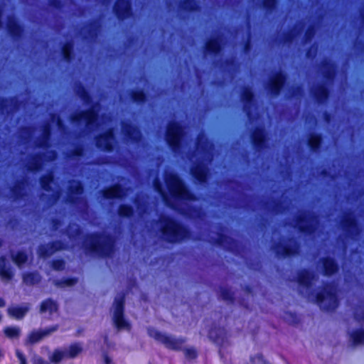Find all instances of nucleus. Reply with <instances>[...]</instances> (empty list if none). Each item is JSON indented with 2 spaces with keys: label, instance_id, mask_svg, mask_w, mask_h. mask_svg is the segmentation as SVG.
<instances>
[{
  "label": "nucleus",
  "instance_id": "f257e3e1",
  "mask_svg": "<svg viewBox=\"0 0 364 364\" xmlns=\"http://www.w3.org/2000/svg\"><path fill=\"white\" fill-rule=\"evenodd\" d=\"M159 223L161 237L166 243L179 244L191 239L192 236L190 228L172 215H161Z\"/></svg>",
  "mask_w": 364,
  "mask_h": 364
},
{
  "label": "nucleus",
  "instance_id": "f03ea898",
  "mask_svg": "<svg viewBox=\"0 0 364 364\" xmlns=\"http://www.w3.org/2000/svg\"><path fill=\"white\" fill-rule=\"evenodd\" d=\"M89 242H83L86 252L107 259L112 257L115 252V237L109 232H92L87 235Z\"/></svg>",
  "mask_w": 364,
  "mask_h": 364
},
{
  "label": "nucleus",
  "instance_id": "7ed1b4c3",
  "mask_svg": "<svg viewBox=\"0 0 364 364\" xmlns=\"http://www.w3.org/2000/svg\"><path fill=\"white\" fill-rule=\"evenodd\" d=\"M164 182L171 198L178 202H196L198 196L193 192L176 173L170 172L164 176Z\"/></svg>",
  "mask_w": 364,
  "mask_h": 364
},
{
  "label": "nucleus",
  "instance_id": "20e7f679",
  "mask_svg": "<svg viewBox=\"0 0 364 364\" xmlns=\"http://www.w3.org/2000/svg\"><path fill=\"white\" fill-rule=\"evenodd\" d=\"M315 303L324 311L333 312L339 305L336 287L333 282H326L314 294Z\"/></svg>",
  "mask_w": 364,
  "mask_h": 364
},
{
  "label": "nucleus",
  "instance_id": "39448f33",
  "mask_svg": "<svg viewBox=\"0 0 364 364\" xmlns=\"http://www.w3.org/2000/svg\"><path fill=\"white\" fill-rule=\"evenodd\" d=\"M184 136V127L180 122L171 120L167 123L164 139L173 153L178 154L181 151L183 146Z\"/></svg>",
  "mask_w": 364,
  "mask_h": 364
},
{
  "label": "nucleus",
  "instance_id": "423d86ee",
  "mask_svg": "<svg viewBox=\"0 0 364 364\" xmlns=\"http://www.w3.org/2000/svg\"><path fill=\"white\" fill-rule=\"evenodd\" d=\"M113 322L117 330H131L130 323L124 317L125 294L121 293L114 300Z\"/></svg>",
  "mask_w": 364,
  "mask_h": 364
},
{
  "label": "nucleus",
  "instance_id": "0eeeda50",
  "mask_svg": "<svg viewBox=\"0 0 364 364\" xmlns=\"http://www.w3.org/2000/svg\"><path fill=\"white\" fill-rule=\"evenodd\" d=\"M287 243L275 242L272 250L277 258H290L299 255L300 245L294 237H289Z\"/></svg>",
  "mask_w": 364,
  "mask_h": 364
},
{
  "label": "nucleus",
  "instance_id": "6e6552de",
  "mask_svg": "<svg viewBox=\"0 0 364 364\" xmlns=\"http://www.w3.org/2000/svg\"><path fill=\"white\" fill-rule=\"evenodd\" d=\"M149 335L153 337L156 341L164 344L166 348L175 351L182 350L183 346L186 342V338H176L155 329L149 330Z\"/></svg>",
  "mask_w": 364,
  "mask_h": 364
},
{
  "label": "nucleus",
  "instance_id": "1a4fd4ad",
  "mask_svg": "<svg viewBox=\"0 0 364 364\" xmlns=\"http://www.w3.org/2000/svg\"><path fill=\"white\" fill-rule=\"evenodd\" d=\"M317 218L315 213H311L309 210H304L301 214L296 217L295 221L298 231L304 235H311L317 228L312 223Z\"/></svg>",
  "mask_w": 364,
  "mask_h": 364
},
{
  "label": "nucleus",
  "instance_id": "9d476101",
  "mask_svg": "<svg viewBox=\"0 0 364 364\" xmlns=\"http://www.w3.org/2000/svg\"><path fill=\"white\" fill-rule=\"evenodd\" d=\"M342 230L347 237L353 239L360 232L358 220L353 211H348L341 221Z\"/></svg>",
  "mask_w": 364,
  "mask_h": 364
},
{
  "label": "nucleus",
  "instance_id": "9b49d317",
  "mask_svg": "<svg viewBox=\"0 0 364 364\" xmlns=\"http://www.w3.org/2000/svg\"><path fill=\"white\" fill-rule=\"evenodd\" d=\"M95 146L102 151L112 152L115 146V133L113 127H109L95 137Z\"/></svg>",
  "mask_w": 364,
  "mask_h": 364
},
{
  "label": "nucleus",
  "instance_id": "f8f14e48",
  "mask_svg": "<svg viewBox=\"0 0 364 364\" xmlns=\"http://www.w3.org/2000/svg\"><path fill=\"white\" fill-rule=\"evenodd\" d=\"M98 119V113L94 107L87 109L81 110L71 116L70 120L73 123L80 124L82 122L85 123L87 129L94 127Z\"/></svg>",
  "mask_w": 364,
  "mask_h": 364
},
{
  "label": "nucleus",
  "instance_id": "ddd939ff",
  "mask_svg": "<svg viewBox=\"0 0 364 364\" xmlns=\"http://www.w3.org/2000/svg\"><path fill=\"white\" fill-rule=\"evenodd\" d=\"M250 141L254 149L262 152L267 147L268 134L262 125L256 126L250 133Z\"/></svg>",
  "mask_w": 364,
  "mask_h": 364
},
{
  "label": "nucleus",
  "instance_id": "4468645a",
  "mask_svg": "<svg viewBox=\"0 0 364 364\" xmlns=\"http://www.w3.org/2000/svg\"><path fill=\"white\" fill-rule=\"evenodd\" d=\"M287 80V74L282 71H276L269 79L267 89L273 97H278L284 90Z\"/></svg>",
  "mask_w": 364,
  "mask_h": 364
},
{
  "label": "nucleus",
  "instance_id": "2eb2a0df",
  "mask_svg": "<svg viewBox=\"0 0 364 364\" xmlns=\"http://www.w3.org/2000/svg\"><path fill=\"white\" fill-rule=\"evenodd\" d=\"M112 11L115 17L121 21L134 16L132 0H116Z\"/></svg>",
  "mask_w": 364,
  "mask_h": 364
},
{
  "label": "nucleus",
  "instance_id": "dca6fc26",
  "mask_svg": "<svg viewBox=\"0 0 364 364\" xmlns=\"http://www.w3.org/2000/svg\"><path fill=\"white\" fill-rule=\"evenodd\" d=\"M208 338L218 346L219 353H222L223 347L228 343V332L225 327L213 323L208 333Z\"/></svg>",
  "mask_w": 364,
  "mask_h": 364
},
{
  "label": "nucleus",
  "instance_id": "f3484780",
  "mask_svg": "<svg viewBox=\"0 0 364 364\" xmlns=\"http://www.w3.org/2000/svg\"><path fill=\"white\" fill-rule=\"evenodd\" d=\"M122 132L125 139L133 144H138L142 139L140 129L131 122L123 121L121 123Z\"/></svg>",
  "mask_w": 364,
  "mask_h": 364
},
{
  "label": "nucleus",
  "instance_id": "a211bd4d",
  "mask_svg": "<svg viewBox=\"0 0 364 364\" xmlns=\"http://www.w3.org/2000/svg\"><path fill=\"white\" fill-rule=\"evenodd\" d=\"M190 174L196 183L203 186L208 183L209 169L207 164L198 161L192 165L190 168Z\"/></svg>",
  "mask_w": 364,
  "mask_h": 364
},
{
  "label": "nucleus",
  "instance_id": "6ab92c4d",
  "mask_svg": "<svg viewBox=\"0 0 364 364\" xmlns=\"http://www.w3.org/2000/svg\"><path fill=\"white\" fill-rule=\"evenodd\" d=\"M321 273L326 277H332L340 271V264L336 258L331 256H323L319 259Z\"/></svg>",
  "mask_w": 364,
  "mask_h": 364
},
{
  "label": "nucleus",
  "instance_id": "aec40b11",
  "mask_svg": "<svg viewBox=\"0 0 364 364\" xmlns=\"http://www.w3.org/2000/svg\"><path fill=\"white\" fill-rule=\"evenodd\" d=\"M6 31L14 41H19L23 34L24 27L13 15L7 17Z\"/></svg>",
  "mask_w": 364,
  "mask_h": 364
},
{
  "label": "nucleus",
  "instance_id": "412c9836",
  "mask_svg": "<svg viewBox=\"0 0 364 364\" xmlns=\"http://www.w3.org/2000/svg\"><path fill=\"white\" fill-rule=\"evenodd\" d=\"M240 99L243 103L244 111L247 116H250L255 103V94L252 88L250 86L245 87L242 91Z\"/></svg>",
  "mask_w": 364,
  "mask_h": 364
},
{
  "label": "nucleus",
  "instance_id": "4be33fe9",
  "mask_svg": "<svg viewBox=\"0 0 364 364\" xmlns=\"http://www.w3.org/2000/svg\"><path fill=\"white\" fill-rule=\"evenodd\" d=\"M223 50V43L219 36L208 38L204 44V53L206 55L218 56Z\"/></svg>",
  "mask_w": 364,
  "mask_h": 364
},
{
  "label": "nucleus",
  "instance_id": "5701e85b",
  "mask_svg": "<svg viewBox=\"0 0 364 364\" xmlns=\"http://www.w3.org/2000/svg\"><path fill=\"white\" fill-rule=\"evenodd\" d=\"M102 196L106 200L122 199L125 195L123 186L115 183L101 191Z\"/></svg>",
  "mask_w": 364,
  "mask_h": 364
},
{
  "label": "nucleus",
  "instance_id": "b1692460",
  "mask_svg": "<svg viewBox=\"0 0 364 364\" xmlns=\"http://www.w3.org/2000/svg\"><path fill=\"white\" fill-rule=\"evenodd\" d=\"M68 200L71 204H77L80 200V196L84 192V186L81 181L73 180L68 188Z\"/></svg>",
  "mask_w": 364,
  "mask_h": 364
},
{
  "label": "nucleus",
  "instance_id": "393cba45",
  "mask_svg": "<svg viewBox=\"0 0 364 364\" xmlns=\"http://www.w3.org/2000/svg\"><path fill=\"white\" fill-rule=\"evenodd\" d=\"M21 105V101L16 96L0 98V113L2 114L9 115L12 113L13 109H18Z\"/></svg>",
  "mask_w": 364,
  "mask_h": 364
},
{
  "label": "nucleus",
  "instance_id": "a878e982",
  "mask_svg": "<svg viewBox=\"0 0 364 364\" xmlns=\"http://www.w3.org/2000/svg\"><path fill=\"white\" fill-rule=\"evenodd\" d=\"M314 273L308 268H303L297 273L296 282L300 287L309 289L312 287Z\"/></svg>",
  "mask_w": 364,
  "mask_h": 364
},
{
  "label": "nucleus",
  "instance_id": "bb28decb",
  "mask_svg": "<svg viewBox=\"0 0 364 364\" xmlns=\"http://www.w3.org/2000/svg\"><path fill=\"white\" fill-rule=\"evenodd\" d=\"M323 136L320 132H311L309 134L306 144L313 153H318L321 150Z\"/></svg>",
  "mask_w": 364,
  "mask_h": 364
},
{
  "label": "nucleus",
  "instance_id": "cd10ccee",
  "mask_svg": "<svg viewBox=\"0 0 364 364\" xmlns=\"http://www.w3.org/2000/svg\"><path fill=\"white\" fill-rule=\"evenodd\" d=\"M312 96L318 104L323 105L329 99L330 89L324 83L319 84L313 91Z\"/></svg>",
  "mask_w": 364,
  "mask_h": 364
},
{
  "label": "nucleus",
  "instance_id": "c85d7f7f",
  "mask_svg": "<svg viewBox=\"0 0 364 364\" xmlns=\"http://www.w3.org/2000/svg\"><path fill=\"white\" fill-rule=\"evenodd\" d=\"M45 154L41 151L33 154L29 161L27 169L33 173H36L42 170L43 164Z\"/></svg>",
  "mask_w": 364,
  "mask_h": 364
},
{
  "label": "nucleus",
  "instance_id": "c756f323",
  "mask_svg": "<svg viewBox=\"0 0 364 364\" xmlns=\"http://www.w3.org/2000/svg\"><path fill=\"white\" fill-rule=\"evenodd\" d=\"M215 243L219 246H224L226 245V248L230 252H234L235 249L239 245V242L237 240L223 232H219L218 234V237L215 240Z\"/></svg>",
  "mask_w": 364,
  "mask_h": 364
},
{
  "label": "nucleus",
  "instance_id": "7c9ffc66",
  "mask_svg": "<svg viewBox=\"0 0 364 364\" xmlns=\"http://www.w3.org/2000/svg\"><path fill=\"white\" fill-rule=\"evenodd\" d=\"M130 100L135 104L143 105L149 101V96L147 92L143 89H132L129 92Z\"/></svg>",
  "mask_w": 364,
  "mask_h": 364
},
{
  "label": "nucleus",
  "instance_id": "2f4dec72",
  "mask_svg": "<svg viewBox=\"0 0 364 364\" xmlns=\"http://www.w3.org/2000/svg\"><path fill=\"white\" fill-rule=\"evenodd\" d=\"M321 65L323 68L322 75L324 79L327 81H332L336 74V64L331 60L326 58L322 61Z\"/></svg>",
  "mask_w": 364,
  "mask_h": 364
},
{
  "label": "nucleus",
  "instance_id": "473e14b6",
  "mask_svg": "<svg viewBox=\"0 0 364 364\" xmlns=\"http://www.w3.org/2000/svg\"><path fill=\"white\" fill-rule=\"evenodd\" d=\"M10 191L16 200L23 199L26 196L25 191V179L21 178L15 182V184L10 188Z\"/></svg>",
  "mask_w": 364,
  "mask_h": 364
},
{
  "label": "nucleus",
  "instance_id": "72a5a7b5",
  "mask_svg": "<svg viewBox=\"0 0 364 364\" xmlns=\"http://www.w3.org/2000/svg\"><path fill=\"white\" fill-rule=\"evenodd\" d=\"M195 146L196 151L201 154H205L208 151L210 141L203 132H200L197 135Z\"/></svg>",
  "mask_w": 364,
  "mask_h": 364
},
{
  "label": "nucleus",
  "instance_id": "f704fd0d",
  "mask_svg": "<svg viewBox=\"0 0 364 364\" xmlns=\"http://www.w3.org/2000/svg\"><path fill=\"white\" fill-rule=\"evenodd\" d=\"M61 55L66 63H71L74 59V43L72 40L67 41L61 47Z\"/></svg>",
  "mask_w": 364,
  "mask_h": 364
},
{
  "label": "nucleus",
  "instance_id": "c9c22d12",
  "mask_svg": "<svg viewBox=\"0 0 364 364\" xmlns=\"http://www.w3.org/2000/svg\"><path fill=\"white\" fill-rule=\"evenodd\" d=\"M30 306L28 304L23 306H16L8 308L7 312L9 315L17 320H21L24 318L28 312Z\"/></svg>",
  "mask_w": 364,
  "mask_h": 364
},
{
  "label": "nucleus",
  "instance_id": "e433bc0d",
  "mask_svg": "<svg viewBox=\"0 0 364 364\" xmlns=\"http://www.w3.org/2000/svg\"><path fill=\"white\" fill-rule=\"evenodd\" d=\"M179 9L185 13H196L201 10V6L197 0H182Z\"/></svg>",
  "mask_w": 364,
  "mask_h": 364
},
{
  "label": "nucleus",
  "instance_id": "4c0bfd02",
  "mask_svg": "<svg viewBox=\"0 0 364 364\" xmlns=\"http://www.w3.org/2000/svg\"><path fill=\"white\" fill-rule=\"evenodd\" d=\"M54 175L51 171L47 173L43 174L39 178V184L41 188L46 192L52 191V184L54 183Z\"/></svg>",
  "mask_w": 364,
  "mask_h": 364
},
{
  "label": "nucleus",
  "instance_id": "58836bf2",
  "mask_svg": "<svg viewBox=\"0 0 364 364\" xmlns=\"http://www.w3.org/2000/svg\"><path fill=\"white\" fill-rule=\"evenodd\" d=\"M51 134L52 130L50 125L49 124H45L42 129V137L36 144V146L41 149L49 147Z\"/></svg>",
  "mask_w": 364,
  "mask_h": 364
},
{
  "label": "nucleus",
  "instance_id": "ea45409f",
  "mask_svg": "<svg viewBox=\"0 0 364 364\" xmlns=\"http://www.w3.org/2000/svg\"><path fill=\"white\" fill-rule=\"evenodd\" d=\"M117 215L122 219H131L135 214L134 206L129 203H121L117 208Z\"/></svg>",
  "mask_w": 364,
  "mask_h": 364
},
{
  "label": "nucleus",
  "instance_id": "a19ab883",
  "mask_svg": "<svg viewBox=\"0 0 364 364\" xmlns=\"http://www.w3.org/2000/svg\"><path fill=\"white\" fill-rule=\"evenodd\" d=\"M14 273L10 267L6 265L5 256L0 257V277L2 279L10 281L13 279Z\"/></svg>",
  "mask_w": 364,
  "mask_h": 364
},
{
  "label": "nucleus",
  "instance_id": "79ce46f5",
  "mask_svg": "<svg viewBox=\"0 0 364 364\" xmlns=\"http://www.w3.org/2000/svg\"><path fill=\"white\" fill-rule=\"evenodd\" d=\"M41 279L40 274L36 271L26 272L22 274L23 282L29 286L38 284Z\"/></svg>",
  "mask_w": 364,
  "mask_h": 364
},
{
  "label": "nucleus",
  "instance_id": "37998d69",
  "mask_svg": "<svg viewBox=\"0 0 364 364\" xmlns=\"http://www.w3.org/2000/svg\"><path fill=\"white\" fill-rule=\"evenodd\" d=\"M76 94L86 105H90L93 102L92 97L89 90L82 83H79L77 89Z\"/></svg>",
  "mask_w": 364,
  "mask_h": 364
},
{
  "label": "nucleus",
  "instance_id": "c03bdc74",
  "mask_svg": "<svg viewBox=\"0 0 364 364\" xmlns=\"http://www.w3.org/2000/svg\"><path fill=\"white\" fill-rule=\"evenodd\" d=\"M58 310L57 302L51 298L43 300L40 305V312L45 313L49 311L50 314L56 312Z\"/></svg>",
  "mask_w": 364,
  "mask_h": 364
},
{
  "label": "nucleus",
  "instance_id": "a18cd8bd",
  "mask_svg": "<svg viewBox=\"0 0 364 364\" xmlns=\"http://www.w3.org/2000/svg\"><path fill=\"white\" fill-rule=\"evenodd\" d=\"M11 259L18 267H21L27 262L28 256L25 251L18 250L15 255H11Z\"/></svg>",
  "mask_w": 364,
  "mask_h": 364
},
{
  "label": "nucleus",
  "instance_id": "49530a36",
  "mask_svg": "<svg viewBox=\"0 0 364 364\" xmlns=\"http://www.w3.org/2000/svg\"><path fill=\"white\" fill-rule=\"evenodd\" d=\"M82 347L80 343H71L68 350L65 351L66 358H75L82 352Z\"/></svg>",
  "mask_w": 364,
  "mask_h": 364
},
{
  "label": "nucleus",
  "instance_id": "de8ad7c7",
  "mask_svg": "<svg viewBox=\"0 0 364 364\" xmlns=\"http://www.w3.org/2000/svg\"><path fill=\"white\" fill-rule=\"evenodd\" d=\"M82 233V228L77 224H69L67 228V235L70 240H75Z\"/></svg>",
  "mask_w": 364,
  "mask_h": 364
},
{
  "label": "nucleus",
  "instance_id": "09e8293b",
  "mask_svg": "<svg viewBox=\"0 0 364 364\" xmlns=\"http://www.w3.org/2000/svg\"><path fill=\"white\" fill-rule=\"evenodd\" d=\"M220 296L221 299L225 301L233 304L235 301L234 292L228 287H220Z\"/></svg>",
  "mask_w": 364,
  "mask_h": 364
},
{
  "label": "nucleus",
  "instance_id": "8fccbe9b",
  "mask_svg": "<svg viewBox=\"0 0 364 364\" xmlns=\"http://www.w3.org/2000/svg\"><path fill=\"white\" fill-rule=\"evenodd\" d=\"M100 28V22L98 19L90 20L88 23L87 33L90 38H95L97 36Z\"/></svg>",
  "mask_w": 364,
  "mask_h": 364
},
{
  "label": "nucleus",
  "instance_id": "3c124183",
  "mask_svg": "<svg viewBox=\"0 0 364 364\" xmlns=\"http://www.w3.org/2000/svg\"><path fill=\"white\" fill-rule=\"evenodd\" d=\"M350 338L354 345L364 343V328L353 330L350 333Z\"/></svg>",
  "mask_w": 364,
  "mask_h": 364
},
{
  "label": "nucleus",
  "instance_id": "603ef678",
  "mask_svg": "<svg viewBox=\"0 0 364 364\" xmlns=\"http://www.w3.org/2000/svg\"><path fill=\"white\" fill-rule=\"evenodd\" d=\"M154 189L156 190V191L158 192L161 196L162 199L164 201V203L169 207L174 208L173 205L168 202V196L164 191L162 183L160 182V181L155 179L154 181Z\"/></svg>",
  "mask_w": 364,
  "mask_h": 364
},
{
  "label": "nucleus",
  "instance_id": "864d4df0",
  "mask_svg": "<svg viewBox=\"0 0 364 364\" xmlns=\"http://www.w3.org/2000/svg\"><path fill=\"white\" fill-rule=\"evenodd\" d=\"M77 278L76 277H65L57 279L54 282L55 286L58 287H71L77 284Z\"/></svg>",
  "mask_w": 364,
  "mask_h": 364
},
{
  "label": "nucleus",
  "instance_id": "5fc2aeb1",
  "mask_svg": "<svg viewBox=\"0 0 364 364\" xmlns=\"http://www.w3.org/2000/svg\"><path fill=\"white\" fill-rule=\"evenodd\" d=\"M85 154V146L82 144H77L69 151L70 158H81Z\"/></svg>",
  "mask_w": 364,
  "mask_h": 364
},
{
  "label": "nucleus",
  "instance_id": "6e6d98bb",
  "mask_svg": "<svg viewBox=\"0 0 364 364\" xmlns=\"http://www.w3.org/2000/svg\"><path fill=\"white\" fill-rule=\"evenodd\" d=\"M278 4V0H262V6L267 14H272L274 12Z\"/></svg>",
  "mask_w": 364,
  "mask_h": 364
},
{
  "label": "nucleus",
  "instance_id": "4d7b16f0",
  "mask_svg": "<svg viewBox=\"0 0 364 364\" xmlns=\"http://www.w3.org/2000/svg\"><path fill=\"white\" fill-rule=\"evenodd\" d=\"M4 333L9 338H18L21 334V329L17 326H7L4 329Z\"/></svg>",
  "mask_w": 364,
  "mask_h": 364
},
{
  "label": "nucleus",
  "instance_id": "13d9d810",
  "mask_svg": "<svg viewBox=\"0 0 364 364\" xmlns=\"http://www.w3.org/2000/svg\"><path fill=\"white\" fill-rule=\"evenodd\" d=\"M182 350L185 358L188 360H194L198 357V352L195 347L183 348Z\"/></svg>",
  "mask_w": 364,
  "mask_h": 364
},
{
  "label": "nucleus",
  "instance_id": "bf43d9fd",
  "mask_svg": "<svg viewBox=\"0 0 364 364\" xmlns=\"http://www.w3.org/2000/svg\"><path fill=\"white\" fill-rule=\"evenodd\" d=\"M48 244L52 251V254L66 248V244L60 240H53L49 242Z\"/></svg>",
  "mask_w": 364,
  "mask_h": 364
},
{
  "label": "nucleus",
  "instance_id": "052dcab7",
  "mask_svg": "<svg viewBox=\"0 0 364 364\" xmlns=\"http://www.w3.org/2000/svg\"><path fill=\"white\" fill-rule=\"evenodd\" d=\"M37 252L38 256L43 259H46L53 255L48 243L40 245L38 247Z\"/></svg>",
  "mask_w": 364,
  "mask_h": 364
},
{
  "label": "nucleus",
  "instance_id": "680f3d73",
  "mask_svg": "<svg viewBox=\"0 0 364 364\" xmlns=\"http://www.w3.org/2000/svg\"><path fill=\"white\" fill-rule=\"evenodd\" d=\"M315 34H316L315 26L313 24L309 25L304 33L303 43H310L314 38Z\"/></svg>",
  "mask_w": 364,
  "mask_h": 364
},
{
  "label": "nucleus",
  "instance_id": "e2e57ef3",
  "mask_svg": "<svg viewBox=\"0 0 364 364\" xmlns=\"http://www.w3.org/2000/svg\"><path fill=\"white\" fill-rule=\"evenodd\" d=\"M247 364H272L262 353H257L250 356V361Z\"/></svg>",
  "mask_w": 364,
  "mask_h": 364
},
{
  "label": "nucleus",
  "instance_id": "0e129e2a",
  "mask_svg": "<svg viewBox=\"0 0 364 364\" xmlns=\"http://www.w3.org/2000/svg\"><path fill=\"white\" fill-rule=\"evenodd\" d=\"M354 318L358 321H364V301L361 302L354 311Z\"/></svg>",
  "mask_w": 364,
  "mask_h": 364
},
{
  "label": "nucleus",
  "instance_id": "69168bd1",
  "mask_svg": "<svg viewBox=\"0 0 364 364\" xmlns=\"http://www.w3.org/2000/svg\"><path fill=\"white\" fill-rule=\"evenodd\" d=\"M66 357V355H65V351H62L60 350H58V349H55L51 357H50V361L54 363H58L59 362H60L63 358Z\"/></svg>",
  "mask_w": 364,
  "mask_h": 364
},
{
  "label": "nucleus",
  "instance_id": "338daca9",
  "mask_svg": "<svg viewBox=\"0 0 364 364\" xmlns=\"http://www.w3.org/2000/svg\"><path fill=\"white\" fill-rule=\"evenodd\" d=\"M51 267L55 271H62L65 267V262L62 258L54 259L51 262Z\"/></svg>",
  "mask_w": 364,
  "mask_h": 364
},
{
  "label": "nucleus",
  "instance_id": "774afa93",
  "mask_svg": "<svg viewBox=\"0 0 364 364\" xmlns=\"http://www.w3.org/2000/svg\"><path fill=\"white\" fill-rule=\"evenodd\" d=\"M43 336L40 331H33L28 336V340L31 343H36L43 339Z\"/></svg>",
  "mask_w": 364,
  "mask_h": 364
}]
</instances>
